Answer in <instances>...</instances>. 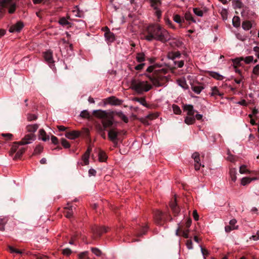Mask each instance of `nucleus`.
<instances>
[{"label":"nucleus","instance_id":"f257e3e1","mask_svg":"<svg viewBox=\"0 0 259 259\" xmlns=\"http://www.w3.org/2000/svg\"><path fill=\"white\" fill-rule=\"evenodd\" d=\"M144 35L148 41L154 39L165 43L171 39V35L168 31L158 24H150L147 26Z\"/></svg>","mask_w":259,"mask_h":259},{"label":"nucleus","instance_id":"f03ea898","mask_svg":"<svg viewBox=\"0 0 259 259\" xmlns=\"http://www.w3.org/2000/svg\"><path fill=\"white\" fill-rule=\"evenodd\" d=\"M93 114L95 116L102 119V125L97 124L96 125V129L99 134L105 131L107 128L112 127L114 121L113 113L112 112H109L106 111L99 110H94Z\"/></svg>","mask_w":259,"mask_h":259},{"label":"nucleus","instance_id":"7ed1b4c3","mask_svg":"<svg viewBox=\"0 0 259 259\" xmlns=\"http://www.w3.org/2000/svg\"><path fill=\"white\" fill-rule=\"evenodd\" d=\"M131 88L141 94L143 92L149 91L152 88V85L147 81L133 79L131 81Z\"/></svg>","mask_w":259,"mask_h":259},{"label":"nucleus","instance_id":"20e7f679","mask_svg":"<svg viewBox=\"0 0 259 259\" xmlns=\"http://www.w3.org/2000/svg\"><path fill=\"white\" fill-rule=\"evenodd\" d=\"M166 218H168L169 221L172 219L169 213H164L161 211L156 210L154 212V218L155 222L159 226H163L166 221Z\"/></svg>","mask_w":259,"mask_h":259},{"label":"nucleus","instance_id":"39448f33","mask_svg":"<svg viewBox=\"0 0 259 259\" xmlns=\"http://www.w3.org/2000/svg\"><path fill=\"white\" fill-rule=\"evenodd\" d=\"M148 77L153 85L156 87L162 86L167 81V78L165 76L162 75L161 73L155 72Z\"/></svg>","mask_w":259,"mask_h":259},{"label":"nucleus","instance_id":"423d86ee","mask_svg":"<svg viewBox=\"0 0 259 259\" xmlns=\"http://www.w3.org/2000/svg\"><path fill=\"white\" fill-rule=\"evenodd\" d=\"M36 137L32 134H29L25 136L21 141L15 142L12 148L15 150H17L19 145H24L31 143V141H34Z\"/></svg>","mask_w":259,"mask_h":259},{"label":"nucleus","instance_id":"0eeeda50","mask_svg":"<svg viewBox=\"0 0 259 259\" xmlns=\"http://www.w3.org/2000/svg\"><path fill=\"white\" fill-rule=\"evenodd\" d=\"M1 6L9 9V13L13 14L16 10V4L13 0H1Z\"/></svg>","mask_w":259,"mask_h":259},{"label":"nucleus","instance_id":"6e6552de","mask_svg":"<svg viewBox=\"0 0 259 259\" xmlns=\"http://www.w3.org/2000/svg\"><path fill=\"white\" fill-rule=\"evenodd\" d=\"M150 6L155 10V13L158 18H160L161 16V11L159 9V7L161 5V0H148Z\"/></svg>","mask_w":259,"mask_h":259},{"label":"nucleus","instance_id":"1a4fd4ad","mask_svg":"<svg viewBox=\"0 0 259 259\" xmlns=\"http://www.w3.org/2000/svg\"><path fill=\"white\" fill-rule=\"evenodd\" d=\"M91 230L95 238L100 237L103 233L107 232V229L105 227L97 226H93Z\"/></svg>","mask_w":259,"mask_h":259},{"label":"nucleus","instance_id":"9d476101","mask_svg":"<svg viewBox=\"0 0 259 259\" xmlns=\"http://www.w3.org/2000/svg\"><path fill=\"white\" fill-rule=\"evenodd\" d=\"M189 229H184L183 225H179L176 230V235L178 236H183L185 238H188Z\"/></svg>","mask_w":259,"mask_h":259},{"label":"nucleus","instance_id":"9b49d317","mask_svg":"<svg viewBox=\"0 0 259 259\" xmlns=\"http://www.w3.org/2000/svg\"><path fill=\"white\" fill-rule=\"evenodd\" d=\"M119 132L116 128L113 127L108 131V138L111 141H114L115 140H118V136Z\"/></svg>","mask_w":259,"mask_h":259},{"label":"nucleus","instance_id":"f8f14e48","mask_svg":"<svg viewBox=\"0 0 259 259\" xmlns=\"http://www.w3.org/2000/svg\"><path fill=\"white\" fill-rule=\"evenodd\" d=\"M169 206L174 216L176 217L178 215L179 212L180 211V209L179 207L178 206L176 198L170 202Z\"/></svg>","mask_w":259,"mask_h":259},{"label":"nucleus","instance_id":"ddd939ff","mask_svg":"<svg viewBox=\"0 0 259 259\" xmlns=\"http://www.w3.org/2000/svg\"><path fill=\"white\" fill-rule=\"evenodd\" d=\"M23 27V23L22 21H18L15 24L11 26L9 29V31L13 33L20 32Z\"/></svg>","mask_w":259,"mask_h":259},{"label":"nucleus","instance_id":"4468645a","mask_svg":"<svg viewBox=\"0 0 259 259\" xmlns=\"http://www.w3.org/2000/svg\"><path fill=\"white\" fill-rule=\"evenodd\" d=\"M106 32L104 33V36L108 42H112L115 40V35L113 32H111L109 29L106 27L105 28Z\"/></svg>","mask_w":259,"mask_h":259},{"label":"nucleus","instance_id":"2eb2a0df","mask_svg":"<svg viewBox=\"0 0 259 259\" xmlns=\"http://www.w3.org/2000/svg\"><path fill=\"white\" fill-rule=\"evenodd\" d=\"M80 135V132L77 131H72L65 133V137L70 139H75Z\"/></svg>","mask_w":259,"mask_h":259},{"label":"nucleus","instance_id":"dca6fc26","mask_svg":"<svg viewBox=\"0 0 259 259\" xmlns=\"http://www.w3.org/2000/svg\"><path fill=\"white\" fill-rule=\"evenodd\" d=\"M184 110L187 111V115L190 116H194V115L197 111L194 109L193 106L192 105H184Z\"/></svg>","mask_w":259,"mask_h":259},{"label":"nucleus","instance_id":"f3484780","mask_svg":"<svg viewBox=\"0 0 259 259\" xmlns=\"http://www.w3.org/2000/svg\"><path fill=\"white\" fill-rule=\"evenodd\" d=\"M44 57L45 59V60L48 63H53L54 60L53 58V53L51 51H47L44 54Z\"/></svg>","mask_w":259,"mask_h":259},{"label":"nucleus","instance_id":"a211bd4d","mask_svg":"<svg viewBox=\"0 0 259 259\" xmlns=\"http://www.w3.org/2000/svg\"><path fill=\"white\" fill-rule=\"evenodd\" d=\"M91 151L92 148L89 147L86 152L82 156V160L83 161L84 165H88L89 163V158Z\"/></svg>","mask_w":259,"mask_h":259},{"label":"nucleus","instance_id":"6ab92c4d","mask_svg":"<svg viewBox=\"0 0 259 259\" xmlns=\"http://www.w3.org/2000/svg\"><path fill=\"white\" fill-rule=\"evenodd\" d=\"M243 60L244 61V62L246 64H249L253 61V56H249L245 57L244 59L243 58H241L240 59H236L234 61V63H235L237 65H239V64H240V62Z\"/></svg>","mask_w":259,"mask_h":259},{"label":"nucleus","instance_id":"aec40b11","mask_svg":"<svg viewBox=\"0 0 259 259\" xmlns=\"http://www.w3.org/2000/svg\"><path fill=\"white\" fill-rule=\"evenodd\" d=\"M108 103L112 105H119L122 103V101L115 97L112 96L107 99Z\"/></svg>","mask_w":259,"mask_h":259},{"label":"nucleus","instance_id":"412c9836","mask_svg":"<svg viewBox=\"0 0 259 259\" xmlns=\"http://www.w3.org/2000/svg\"><path fill=\"white\" fill-rule=\"evenodd\" d=\"M26 128L28 132L33 134L35 136L34 133L38 129V125L37 124H30L27 125Z\"/></svg>","mask_w":259,"mask_h":259},{"label":"nucleus","instance_id":"4be33fe9","mask_svg":"<svg viewBox=\"0 0 259 259\" xmlns=\"http://www.w3.org/2000/svg\"><path fill=\"white\" fill-rule=\"evenodd\" d=\"M211 92L210 93H209V94L211 96L216 97L217 96H219L222 97L223 95V94L219 92L218 88L216 87H213L211 88Z\"/></svg>","mask_w":259,"mask_h":259},{"label":"nucleus","instance_id":"5701e85b","mask_svg":"<svg viewBox=\"0 0 259 259\" xmlns=\"http://www.w3.org/2000/svg\"><path fill=\"white\" fill-rule=\"evenodd\" d=\"M133 100L140 103L141 104H142V105L146 107H149L144 98L134 97L133 99Z\"/></svg>","mask_w":259,"mask_h":259},{"label":"nucleus","instance_id":"b1692460","mask_svg":"<svg viewBox=\"0 0 259 259\" xmlns=\"http://www.w3.org/2000/svg\"><path fill=\"white\" fill-rule=\"evenodd\" d=\"M39 137L44 141H47L49 140V136H47L45 131L44 129H40L39 131Z\"/></svg>","mask_w":259,"mask_h":259},{"label":"nucleus","instance_id":"393cba45","mask_svg":"<svg viewBox=\"0 0 259 259\" xmlns=\"http://www.w3.org/2000/svg\"><path fill=\"white\" fill-rule=\"evenodd\" d=\"M172 40V41H171L169 44L171 46V47H181L182 44H183V42L181 41H180L179 40H177L175 38H172L171 37V39Z\"/></svg>","mask_w":259,"mask_h":259},{"label":"nucleus","instance_id":"a878e982","mask_svg":"<svg viewBox=\"0 0 259 259\" xmlns=\"http://www.w3.org/2000/svg\"><path fill=\"white\" fill-rule=\"evenodd\" d=\"M174 20L179 24L180 26H182V23L185 22V20L183 18H182L179 15L176 14L174 16Z\"/></svg>","mask_w":259,"mask_h":259},{"label":"nucleus","instance_id":"bb28decb","mask_svg":"<svg viewBox=\"0 0 259 259\" xmlns=\"http://www.w3.org/2000/svg\"><path fill=\"white\" fill-rule=\"evenodd\" d=\"M26 150V148H20L16 153L14 157V160H16L17 159H20L22 155H23V154L25 152Z\"/></svg>","mask_w":259,"mask_h":259},{"label":"nucleus","instance_id":"cd10ccee","mask_svg":"<svg viewBox=\"0 0 259 259\" xmlns=\"http://www.w3.org/2000/svg\"><path fill=\"white\" fill-rule=\"evenodd\" d=\"M98 156L99 161L101 162L105 161L107 158V156L106 154L102 150L99 151Z\"/></svg>","mask_w":259,"mask_h":259},{"label":"nucleus","instance_id":"c85d7f7f","mask_svg":"<svg viewBox=\"0 0 259 259\" xmlns=\"http://www.w3.org/2000/svg\"><path fill=\"white\" fill-rule=\"evenodd\" d=\"M181 53L179 51L175 52H171L168 53V57L169 59H171L172 60H174L176 58H180L181 56Z\"/></svg>","mask_w":259,"mask_h":259},{"label":"nucleus","instance_id":"c756f323","mask_svg":"<svg viewBox=\"0 0 259 259\" xmlns=\"http://www.w3.org/2000/svg\"><path fill=\"white\" fill-rule=\"evenodd\" d=\"M242 27L245 30H248L251 28L252 24L249 21L246 20L242 22Z\"/></svg>","mask_w":259,"mask_h":259},{"label":"nucleus","instance_id":"7c9ffc66","mask_svg":"<svg viewBox=\"0 0 259 259\" xmlns=\"http://www.w3.org/2000/svg\"><path fill=\"white\" fill-rule=\"evenodd\" d=\"M59 23L63 26H67L70 27V23L65 17H61L59 20Z\"/></svg>","mask_w":259,"mask_h":259},{"label":"nucleus","instance_id":"2f4dec72","mask_svg":"<svg viewBox=\"0 0 259 259\" xmlns=\"http://www.w3.org/2000/svg\"><path fill=\"white\" fill-rule=\"evenodd\" d=\"M232 24L235 27H238L240 25V19L238 16H234L232 19Z\"/></svg>","mask_w":259,"mask_h":259},{"label":"nucleus","instance_id":"473e14b6","mask_svg":"<svg viewBox=\"0 0 259 259\" xmlns=\"http://www.w3.org/2000/svg\"><path fill=\"white\" fill-rule=\"evenodd\" d=\"M137 61L139 63H142L145 60V55L143 53H137L136 56Z\"/></svg>","mask_w":259,"mask_h":259},{"label":"nucleus","instance_id":"72a5a7b5","mask_svg":"<svg viewBox=\"0 0 259 259\" xmlns=\"http://www.w3.org/2000/svg\"><path fill=\"white\" fill-rule=\"evenodd\" d=\"M91 250L92 252L97 256H101L103 253L101 250L96 247H91Z\"/></svg>","mask_w":259,"mask_h":259},{"label":"nucleus","instance_id":"f704fd0d","mask_svg":"<svg viewBox=\"0 0 259 259\" xmlns=\"http://www.w3.org/2000/svg\"><path fill=\"white\" fill-rule=\"evenodd\" d=\"M195 121V118L194 116H187L185 119V122L189 125L194 123Z\"/></svg>","mask_w":259,"mask_h":259},{"label":"nucleus","instance_id":"c9c22d12","mask_svg":"<svg viewBox=\"0 0 259 259\" xmlns=\"http://www.w3.org/2000/svg\"><path fill=\"white\" fill-rule=\"evenodd\" d=\"M203 89V88L201 85H192V90L197 94H200Z\"/></svg>","mask_w":259,"mask_h":259},{"label":"nucleus","instance_id":"e433bc0d","mask_svg":"<svg viewBox=\"0 0 259 259\" xmlns=\"http://www.w3.org/2000/svg\"><path fill=\"white\" fill-rule=\"evenodd\" d=\"M7 221L8 220L6 218L0 217V231H4L5 230V225Z\"/></svg>","mask_w":259,"mask_h":259},{"label":"nucleus","instance_id":"4c0bfd02","mask_svg":"<svg viewBox=\"0 0 259 259\" xmlns=\"http://www.w3.org/2000/svg\"><path fill=\"white\" fill-rule=\"evenodd\" d=\"M192 158L194 160L195 163H200V154L198 152H194L192 155Z\"/></svg>","mask_w":259,"mask_h":259},{"label":"nucleus","instance_id":"58836bf2","mask_svg":"<svg viewBox=\"0 0 259 259\" xmlns=\"http://www.w3.org/2000/svg\"><path fill=\"white\" fill-rule=\"evenodd\" d=\"M185 19L187 21H191L194 23L196 22V21L192 17L191 14L190 12H186L185 14Z\"/></svg>","mask_w":259,"mask_h":259},{"label":"nucleus","instance_id":"ea45409f","mask_svg":"<svg viewBox=\"0 0 259 259\" xmlns=\"http://www.w3.org/2000/svg\"><path fill=\"white\" fill-rule=\"evenodd\" d=\"M43 146L40 145H37L34 149L33 154H39L41 153L43 151Z\"/></svg>","mask_w":259,"mask_h":259},{"label":"nucleus","instance_id":"a19ab883","mask_svg":"<svg viewBox=\"0 0 259 259\" xmlns=\"http://www.w3.org/2000/svg\"><path fill=\"white\" fill-rule=\"evenodd\" d=\"M230 177L231 178V180L233 181V182H235V181L236 180V170L235 169H231L230 170Z\"/></svg>","mask_w":259,"mask_h":259},{"label":"nucleus","instance_id":"79ce46f5","mask_svg":"<svg viewBox=\"0 0 259 259\" xmlns=\"http://www.w3.org/2000/svg\"><path fill=\"white\" fill-rule=\"evenodd\" d=\"M89 253V252L88 251L82 252L78 254V257L80 259H83L84 257H86V259H90V257H88Z\"/></svg>","mask_w":259,"mask_h":259},{"label":"nucleus","instance_id":"37998d69","mask_svg":"<svg viewBox=\"0 0 259 259\" xmlns=\"http://www.w3.org/2000/svg\"><path fill=\"white\" fill-rule=\"evenodd\" d=\"M232 3L235 8H241L243 6L242 3L239 0H233Z\"/></svg>","mask_w":259,"mask_h":259},{"label":"nucleus","instance_id":"c03bdc74","mask_svg":"<svg viewBox=\"0 0 259 259\" xmlns=\"http://www.w3.org/2000/svg\"><path fill=\"white\" fill-rule=\"evenodd\" d=\"M8 248L11 253H16L18 254H22V251H21L19 249H16L10 245L8 246Z\"/></svg>","mask_w":259,"mask_h":259},{"label":"nucleus","instance_id":"a18cd8bd","mask_svg":"<svg viewBox=\"0 0 259 259\" xmlns=\"http://www.w3.org/2000/svg\"><path fill=\"white\" fill-rule=\"evenodd\" d=\"M252 181V179L248 177H245L242 179L241 180V184L243 186H245L251 182Z\"/></svg>","mask_w":259,"mask_h":259},{"label":"nucleus","instance_id":"49530a36","mask_svg":"<svg viewBox=\"0 0 259 259\" xmlns=\"http://www.w3.org/2000/svg\"><path fill=\"white\" fill-rule=\"evenodd\" d=\"M193 12L195 15L198 16L202 17L203 15V12L202 10H200L199 8H195L193 9Z\"/></svg>","mask_w":259,"mask_h":259},{"label":"nucleus","instance_id":"de8ad7c7","mask_svg":"<svg viewBox=\"0 0 259 259\" xmlns=\"http://www.w3.org/2000/svg\"><path fill=\"white\" fill-rule=\"evenodd\" d=\"M210 75L214 78L217 79L218 80H221L223 79L222 75L219 74L217 72H211L210 73Z\"/></svg>","mask_w":259,"mask_h":259},{"label":"nucleus","instance_id":"09e8293b","mask_svg":"<svg viewBox=\"0 0 259 259\" xmlns=\"http://www.w3.org/2000/svg\"><path fill=\"white\" fill-rule=\"evenodd\" d=\"M61 144L65 148H69L70 147L69 143L65 139H61Z\"/></svg>","mask_w":259,"mask_h":259},{"label":"nucleus","instance_id":"8fccbe9b","mask_svg":"<svg viewBox=\"0 0 259 259\" xmlns=\"http://www.w3.org/2000/svg\"><path fill=\"white\" fill-rule=\"evenodd\" d=\"M172 109L174 111V112L176 114H180L181 113V110L180 108V107L176 105H172Z\"/></svg>","mask_w":259,"mask_h":259},{"label":"nucleus","instance_id":"3c124183","mask_svg":"<svg viewBox=\"0 0 259 259\" xmlns=\"http://www.w3.org/2000/svg\"><path fill=\"white\" fill-rule=\"evenodd\" d=\"M179 84L184 89H187L188 88V85L187 84L186 81L185 80H179Z\"/></svg>","mask_w":259,"mask_h":259},{"label":"nucleus","instance_id":"603ef678","mask_svg":"<svg viewBox=\"0 0 259 259\" xmlns=\"http://www.w3.org/2000/svg\"><path fill=\"white\" fill-rule=\"evenodd\" d=\"M117 114L118 116L120 117L124 122H125V123L128 122V118L124 114H123L122 112H120L118 113Z\"/></svg>","mask_w":259,"mask_h":259},{"label":"nucleus","instance_id":"864d4df0","mask_svg":"<svg viewBox=\"0 0 259 259\" xmlns=\"http://www.w3.org/2000/svg\"><path fill=\"white\" fill-rule=\"evenodd\" d=\"M147 229L146 227H143L141 229V230L137 233V237H141L142 235H144L146 234V232H147Z\"/></svg>","mask_w":259,"mask_h":259},{"label":"nucleus","instance_id":"5fc2aeb1","mask_svg":"<svg viewBox=\"0 0 259 259\" xmlns=\"http://www.w3.org/2000/svg\"><path fill=\"white\" fill-rule=\"evenodd\" d=\"M80 116L85 118H90V115L87 110H83L80 113Z\"/></svg>","mask_w":259,"mask_h":259},{"label":"nucleus","instance_id":"6e6d98bb","mask_svg":"<svg viewBox=\"0 0 259 259\" xmlns=\"http://www.w3.org/2000/svg\"><path fill=\"white\" fill-rule=\"evenodd\" d=\"M37 119V116L34 114H27V119L29 121H31L33 120H35Z\"/></svg>","mask_w":259,"mask_h":259},{"label":"nucleus","instance_id":"4d7b16f0","mask_svg":"<svg viewBox=\"0 0 259 259\" xmlns=\"http://www.w3.org/2000/svg\"><path fill=\"white\" fill-rule=\"evenodd\" d=\"M221 14L224 20H226L227 19L228 12L226 9H223Z\"/></svg>","mask_w":259,"mask_h":259},{"label":"nucleus","instance_id":"13d9d810","mask_svg":"<svg viewBox=\"0 0 259 259\" xmlns=\"http://www.w3.org/2000/svg\"><path fill=\"white\" fill-rule=\"evenodd\" d=\"M227 154L228 156L227 158V159L231 162H233L235 160V158L234 156L230 153V151L229 150H228Z\"/></svg>","mask_w":259,"mask_h":259},{"label":"nucleus","instance_id":"bf43d9fd","mask_svg":"<svg viewBox=\"0 0 259 259\" xmlns=\"http://www.w3.org/2000/svg\"><path fill=\"white\" fill-rule=\"evenodd\" d=\"M237 223V221L235 219H232L230 221L229 225L231 226L233 228H236V229H238V226H235V224Z\"/></svg>","mask_w":259,"mask_h":259},{"label":"nucleus","instance_id":"052dcab7","mask_svg":"<svg viewBox=\"0 0 259 259\" xmlns=\"http://www.w3.org/2000/svg\"><path fill=\"white\" fill-rule=\"evenodd\" d=\"M175 64L178 68H182L184 64V62L183 60L180 61H175Z\"/></svg>","mask_w":259,"mask_h":259},{"label":"nucleus","instance_id":"680f3d73","mask_svg":"<svg viewBox=\"0 0 259 259\" xmlns=\"http://www.w3.org/2000/svg\"><path fill=\"white\" fill-rule=\"evenodd\" d=\"M71 252H72L71 250L68 248H66L63 249V253L64 255H69L71 253Z\"/></svg>","mask_w":259,"mask_h":259},{"label":"nucleus","instance_id":"e2e57ef3","mask_svg":"<svg viewBox=\"0 0 259 259\" xmlns=\"http://www.w3.org/2000/svg\"><path fill=\"white\" fill-rule=\"evenodd\" d=\"M186 246L189 249L193 248V244L191 240H188L186 242Z\"/></svg>","mask_w":259,"mask_h":259},{"label":"nucleus","instance_id":"0e129e2a","mask_svg":"<svg viewBox=\"0 0 259 259\" xmlns=\"http://www.w3.org/2000/svg\"><path fill=\"white\" fill-rule=\"evenodd\" d=\"M145 63H142L136 66L135 67V69L136 70H138V71L141 70H142L143 68V67L145 66Z\"/></svg>","mask_w":259,"mask_h":259},{"label":"nucleus","instance_id":"69168bd1","mask_svg":"<svg viewBox=\"0 0 259 259\" xmlns=\"http://www.w3.org/2000/svg\"><path fill=\"white\" fill-rule=\"evenodd\" d=\"M252 72L255 75H258L259 73V65H256L253 69Z\"/></svg>","mask_w":259,"mask_h":259},{"label":"nucleus","instance_id":"338daca9","mask_svg":"<svg viewBox=\"0 0 259 259\" xmlns=\"http://www.w3.org/2000/svg\"><path fill=\"white\" fill-rule=\"evenodd\" d=\"M51 141H52V142L53 144H54L55 145H57L59 143L58 138L54 136H52V137H51Z\"/></svg>","mask_w":259,"mask_h":259},{"label":"nucleus","instance_id":"774afa93","mask_svg":"<svg viewBox=\"0 0 259 259\" xmlns=\"http://www.w3.org/2000/svg\"><path fill=\"white\" fill-rule=\"evenodd\" d=\"M250 239H252L254 241L259 240V231H257L256 235H252L250 238Z\"/></svg>","mask_w":259,"mask_h":259}]
</instances>
